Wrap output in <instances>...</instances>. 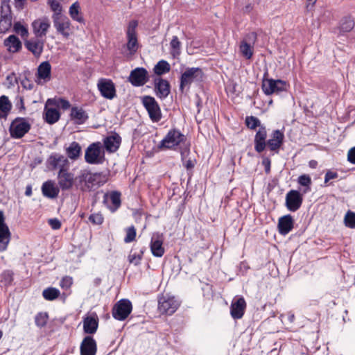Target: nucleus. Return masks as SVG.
Here are the masks:
<instances>
[{
	"label": "nucleus",
	"instance_id": "1",
	"mask_svg": "<svg viewBox=\"0 0 355 355\" xmlns=\"http://www.w3.org/2000/svg\"><path fill=\"white\" fill-rule=\"evenodd\" d=\"M203 76L204 73L201 68H187L181 75L179 88L180 91L183 93L185 87H189L193 81H202Z\"/></svg>",
	"mask_w": 355,
	"mask_h": 355
},
{
	"label": "nucleus",
	"instance_id": "2",
	"mask_svg": "<svg viewBox=\"0 0 355 355\" xmlns=\"http://www.w3.org/2000/svg\"><path fill=\"white\" fill-rule=\"evenodd\" d=\"M179 306L178 301L173 296L166 294L158 297V311L161 314L171 315Z\"/></svg>",
	"mask_w": 355,
	"mask_h": 355
},
{
	"label": "nucleus",
	"instance_id": "3",
	"mask_svg": "<svg viewBox=\"0 0 355 355\" xmlns=\"http://www.w3.org/2000/svg\"><path fill=\"white\" fill-rule=\"evenodd\" d=\"M185 136L178 129L170 130L164 138L160 141L158 148L160 149H171L182 142Z\"/></svg>",
	"mask_w": 355,
	"mask_h": 355
},
{
	"label": "nucleus",
	"instance_id": "4",
	"mask_svg": "<svg viewBox=\"0 0 355 355\" xmlns=\"http://www.w3.org/2000/svg\"><path fill=\"white\" fill-rule=\"evenodd\" d=\"M132 310L131 302L128 299H121L114 305L112 314L114 319L123 321L128 317Z\"/></svg>",
	"mask_w": 355,
	"mask_h": 355
},
{
	"label": "nucleus",
	"instance_id": "5",
	"mask_svg": "<svg viewBox=\"0 0 355 355\" xmlns=\"http://www.w3.org/2000/svg\"><path fill=\"white\" fill-rule=\"evenodd\" d=\"M101 144L99 142L92 143L85 150V162L90 164H101L105 160L104 154L101 155Z\"/></svg>",
	"mask_w": 355,
	"mask_h": 355
},
{
	"label": "nucleus",
	"instance_id": "6",
	"mask_svg": "<svg viewBox=\"0 0 355 355\" xmlns=\"http://www.w3.org/2000/svg\"><path fill=\"white\" fill-rule=\"evenodd\" d=\"M31 129V124L25 118L17 117L10 124V134L11 137L20 139Z\"/></svg>",
	"mask_w": 355,
	"mask_h": 355
},
{
	"label": "nucleus",
	"instance_id": "7",
	"mask_svg": "<svg viewBox=\"0 0 355 355\" xmlns=\"http://www.w3.org/2000/svg\"><path fill=\"white\" fill-rule=\"evenodd\" d=\"M142 104L147 110L152 121L158 122L160 121L162 118L161 110L154 97L144 96L142 98Z\"/></svg>",
	"mask_w": 355,
	"mask_h": 355
},
{
	"label": "nucleus",
	"instance_id": "8",
	"mask_svg": "<svg viewBox=\"0 0 355 355\" xmlns=\"http://www.w3.org/2000/svg\"><path fill=\"white\" fill-rule=\"evenodd\" d=\"M288 84L282 80H264L262 81L261 88L266 95H271L274 93L279 94L287 90Z\"/></svg>",
	"mask_w": 355,
	"mask_h": 355
},
{
	"label": "nucleus",
	"instance_id": "9",
	"mask_svg": "<svg viewBox=\"0 0 355 355\" xmlns=\"http://www.w3.org/2000/svg\"><path fill=\"white\" fill-rule=\"evenodd\" d=\"M304 193L298 190H290L286 195L285 206L286 209L292 212L297 211L303 202V195Z\"/></svg>",
	"mask_w": 355,
	"mask_h": 355
},
{
	"label": "nucleus",
	"instance_id": "10",
	"mask_svg": "<svg viewBox=\"0 0 355 355\" xmlns=\"http://www.w3.org/2000/svg\"><path fill=\"white\" fill-rule=\"evenodd\" d=\"M137 26L138 22L137 20H131L128 24L126 31V36L128 40L126 46L130 54L135 53L139 46L136 32Z\"/></svg>",
	"mask_w": 355,
	"mask_h": 355
},
{
	"label": "nucleus",
	"instance_id": "11",
	"mask_svg": "<svg viewBox=\"0 0 355 355\" xmlns=\"http://www.w3.org/2000/svg\"><path fill=\"white\" fill-rule=\"evenodd\" d=\"M53 26L58 33L62 35L64 38H68L70 35L71 23L67 17L62 15V13L53 14L52 15Z\"/></svg>",
	"mask_w": 355,
	"mask_h": 355
},
{
	"label": "nucleus",
	"instance_id": "12",
	"mask_svg": "<svg viewBox=\"0 0 355 355\" xmlns=\"http://www.w3.org/2000/svg\"><path fill=\"white\" fill-rule=\"evenodd\" d=\"M128 81L134 87H141L148 81V71L144 67H137L132 70Z\"/></svg>",
	"mask_w": 355,
	"mask_h": 355
},
{
	"label": "nucleus",
	"instance_id": "13",
	"mask_svg": "<svg viewBox=\"0 0 355 355\" xmlns=\"http://www.w3.org/2000/svg\"><path fill=\"white\" fill-rule=\"evenodd\" d=\"M46 164L51 170L59 168V171H61L67 169L69 167L68 159L58 153H52L47 159Z\"/></svg>",
	"mask_w": 355,
	"mask_h": 355
},
{
	"label": "nucleus",
	"instance_id": "14",
	"mask_svg": "<svg viewBox=\"0 0 355 355\" xmlns=\"http://www.w3.org/2000/svg\"><path fill=\"white\" fill-rule=\"evenodd\" d=\"M74 174L69 171V168L59 171L58 173V184L62 191H69L73 187Z\"/></svg>",
	"mask_w": 355,
	"mask_h": 355
},
{
	"label": "nucleus",
	"instance_id": "15",
	"mask_svg": "<svg viewBox=\"0 0 355 355\" xmlns=\"http://www.w3.org/2000/svg\"><path fill=\"white\" fill-rule=\"evenodd\" d=\"M97 87L102 96L107 99H113L116 96V88L110 79L101 78L98 80Z\"/></svg>",
	"mask_w": 355,
	"mask_h": 355
},
{
	"label": "nucleus",
	"instance_id": "16",
	"mask_svg": "<svg viewBox=\"0 0 355 355\" xmlns=\"http://www.w3.org/2000/svg\"><path fill=\"white\" fill-rule=\"evenodd\" d=\"M154 92L157 98L165 99L171 92V85L167 80L160 77L154 79Z\"/></svg>",
	"mask_w": 355,
	"mask_h": 355
},
{
	"label": "nucleus",
	"instance_id": "17",
	"mask_svg": "<svg viewBox=\"0 0 355 355\" xmlns=\"http://www.w3.org/2000/svg\"><path fill=\"white\" fill-rule=\"evenodd\" d=\"M246 309V302L243 297L234 298L230 306V314L234 320L241 319Z\"/></svg>",
	"mask_w": 355,
	"mask_h": 355
},
{
	"label": "nucleus",
	"instance_id": "18",
	"mask_svg": "<svg viewBox=\"0 0 355 355\" xmlns=\"http://www.w3.org/2000/svg\"><path fill=\"white\" fill-rule=\"evenodd\" d=\"M44 42V39L33 37L25 41L24 46L35 58H39L43 52Z\"/></svg>",
	"mask_w": 355,
	"mask_h": 355
},
{
	"label": "nucleus",
	"instance_id": "19",
	"mask_svg": "<svg viewBox=\"0 0 355 355\" xmlns=\"http://www.w3.org/2000/svg\"><path fill=\"white\" fill-rule=\"evenodd\" d=\"M284 132L279 130H275L272 132L271 138L267 141L266 145L271 151L278 153L279 148L284 144Z\"/></svg>",
	"mask_w": 355,
	"mask_h": 355
},
{
	"label": "nucleus",
	"instance_id": "20",
	"mask_svg": "<svg viewBox=\"0 0 355 355\" xmlns=\"http://www.w3.org/2000/svg\"><path fill=\"white\" fill-rule=\"evenodd\" d=\"M32 27L35 37L42 39L45 37L46 33L50 28V23L47 18L37 19L32 23Z\"/></svg>",
	"mask_w": 355,
	"mask_h": 355
},
{
	"label": "nucleus",
	"instance_id": "21",
	"mask_svg": "<svg viewBox=\"0 0 355 355\" xmlns=\"http://www.w3.org/2000/svg\"><path fill=\"white\" fill-rule=\"evenodd\" d=\"M150 251L153 255L155 257H162L165 250L163 247L162 235L159 233L154 234L151 238L150 244Z\"/></svg>",
	"mask_w": 355,
	"mask_h": 355
},
{
	"label": "nucleus",
	"instance_id": "22",
	"mask_svg": "<svg viewBox=\"0 0 355 355\" xmlns=\"http://www.w3.org/2000/svg\"><path fill=\"white\" fill-rule=\"evenodd\" d=\"M80 355H96L97 345L92 336H87L83 340L80 347Z\"/></svg>",
	"mask_w": 355,
	"mask_h": 355
},
{
	"label": "nucleus",
	"instance_id": "23",
	"mask_svg": "<svg viewBox=\"0 0 355 355\" xmlns=\"http://www.w3.org/2000/svg\"><path fill=\"white\" fill-rule=\"evenodd\" d=\"M267 130L265 126H260L254 136V150L256 152L261 153L266 147Z\"/></svg>",
	"mask_w": 355,
	"mask_h": 355
},
{
	"label": "nucleus",
	"instance_id": "24",
	"mask_svg": "<svg viewBox=\"0 0 355 355\" xmlns=\"http://www.w3.org/2000/svg\"><path fill=\"white\" fill-rule=\"evenodd\" d=\"M294 220L291 215H285L279 219L278 222V230L280 234L286 235L293 228Z\"/></svg>",
	"mask_w": 355,
	"mask_h": 355
},
{
	"label": "nucleus",
	"instance_id": "25",
	"mask_svg": "<svg viewBox=\"0 0 355 355\" xmlns=\"http://www.w3.org/2000/svg\"><path fill=\"white\" fill-rule=\"evenodd\" d=\"M121 143V137L117 133L107 137L104 140L105 150L110 153L117 151L120 147Z\"/></svg>",
	"mask_w": 355,
	"mask_h": 355
},
{
	"label": "nucleus",
	"instance_id": "26",
	"mask_svg": "<svg viewBox=\"0 0 355 355\" xmlns=\"http://www.w3.org/2000/svg\"><path fill=\"white\" fill-rule=\"evenodd\" d=\"M60 192V188L55 186L52 180L44 182L42 186V193L44 197L53 199L58 197Z\"/></svg>",
	"mask_w": 355,
	"mask_h": 355
},
{
	"label": "nucleus",
	"instance_id": "27",
	"mask_svg": "<svg viewBox=\"0 0 355 355\" xmlns=\"http://www.w3.org/2000/svg\"><path fill=\"white\" fill-rule=\"evenodd\" d=\"M87 186L88 187V191H91L94 187H99L104 183L102 173H92L87 170Z\"/></svg>",
	"mask_w": 355,
	"mask_h": 355
},
{
	"label": "nucleus",
	"instance_id": "28",
	"mask_svg": "<svg viewBox=\"0 0 355 355\" xmlns=\"http://www.w3.org/2000/svg\"><path fill=\"white\" fill-rule=\"evenodd\" d=\"M70 116L71 120L78 125L85 123L89 119L88 114L82 107H71Z\"/></svg>",
	"mask_w": 355,
	"mask_h": 355
},
{
	"label": "nucleus",
	"instance_id": "29",
	"mask_svg": "<svg viewBox=\"0 0 355 355\" xmlns=\"http://www.w3.org/2000/svg\"><path fill=\"white\" fill-rule=\"evenodd\" d=\"M37 78L49 82L51 78V66L49 61L42 62L37 67Z\"/></svg>",
	"mask_w": 355,
	"mask_h": 355
},
{
	"label": "nucleus",
	"instance_id": "30",
	"mask_svg": "<svg viewBox=\"0 0 355 355\" xmlns=\"http://www.w3.org/2000/svg\"><path fill=\"white\" fill-rule=\"evenodd\" d=\"M3 44L10 53H17L21 49V42L15 35H11L5 39Z\"/></svg>",
	"mask_w": 355,
	"mask_h": 355
},
{
	"label": "nucleus",
	"instance_id": "31",
	"mask_svg": "<svg viewBox=\"0 0 355 355\" xmlns=\"http://www.w3.org/2000/svg\"><path fill=\"white\" fill-rule=\"evenodd\" d=\"M98 326V318L88 316L83 320V329L86 334H93L96 333Z\"/></svg>",
	"mask_w": 355,
	"mask_h": 355
},
{
	"label": "nucleus",
	"instance_id": "32",
	"mask_svg": "<svg viewBox=\"0 0 355 355\" xmlns=\"http://www.w3.org/2000/svg\"><path fill=\"white\" fill-rule=\"evenodd\" d=\"M73 186L83 192L88 191L87 186V170H81L77 176H74Z\"/></svg>",
	"mask_w": 355,
	"mask_h": 355
},
{
	"label": "nucleus",
	"instance_id": "33",
	"mask_svg": "<svg viewBox=\"0 0 355 355\" xmlns=\"http://www.w3.org/2000/svg\"><path fill=\"white\" fill-rule=\"evenodd\" d=\"M10 240V232L8 225L0 226V252L7 249Z\"/></svg>",
	"mask_w": 355,
	"mask_h": 355
},
{
	"label": "nucleus",
	"instance_id": "34",
	"mask_svg": "<svg viewBox=\"0 0 355 355\" xmlns=\"http://www.w3.org/2000/svg\"><path fill=\"white\" fill-rule=\"evenodd\" d=\"M66 153L71 159H77L81 153L80 145L76 141L71 142L66 148Z\"/></svg>",
	"mask_w": 355,
	"mask_h": 355
},
{
	"label": "nucleus",
	"instance_id": "35",
	"mask_svg": "<svg viewBox=\"0 0 355 355\" xmlns=\"http://www.w3.org/2000/svg\"><path fill=\"white\" fill-rule=\"evenodd\" d=\"M11 108L12 104L8 98L5 95L0 96V118L6 117Z\"/></svg>",
	"mask_w": 355,
	"mask_h": 355
},
{
	"label": "nucleus",
	"instance_id": "36",
	"mask_svg": "<svg viewBox=\"0 0 355 355\" xmlns=\"http://www.w3.org/2000/svg\"><path fill=\"white\" fill-rule=\"evenodd\" d=\"M297 183L304 187L302 193L306 194L311 191L312 180L309 175H300L297 178Z\"/></svg>",
	"mask_w": 355,
	"mask_h": 355
},
{
	"label": "nucleus",
	"instance_id": "37",
	"mask_svg": "<svg viewBox=\"0 0 355 355\" xmlns=\"http://www.w3.org/2000/svg\"><path fill=\"white\" fill-rule=\"evenodd\" d=\"M69 12L73 20L79 23H84L85 20L82 14L80 12V4L78 1H76L70 6Z\"/></svg>",
	"mask_w": 355,
	"mask_h": 355
},
{
	"label": "nucleus",
	"instance_id": "38",
	"mask_svg": "<svg viewBox=\"0 0 355 355\" xmlns=\"http://www.w3.org/2000/svg\"><path fill=\"white\" fill-rule=\"evenodd\" d=\"M59 111L55 108L45 107V121L49 124L56 123L60 119Z\"/></svg>",
	"mask_w": 355,
	"mask_h": 355
},
{
	"label": "nucleus",
	"instance_id": "39",
	"mask_svg": "<svg viewBox=\"0 0 355 355\" xmlns=\"http://www.w3.org/2000/svg\"><path fill=\"white\" fill-rule=\"evenodd\" d=\"M171 70V66L169 63L164 60H159L154 67L153 71L154 73L157 76H162L163 74L167 73Z\"/></svg>",
	"mask_w": 355,
	"mask_h": 355
},
{
	"label": "nucleus",
	"instance_id": "40",
	"mask_svg": "<svg viewBox=\"0 0 355 355\" xmlns=\"http://www.w3.org/2000/svg\"><path fill=\"white\" fill-rule=\"evenodd\" d=\"M60 295L59 289L54 287H48L42 292L43 297L48 301H53L57 299Z\"/></svg>",
	"mask_w": 355,
	"mask_h": 355
},
{
	"label": "nucleus",
	"instance_id": "41",
	"mask_svg": "<svg viewBox=\"0 0 355 355\" xmlns=\"http://www.w3.org/2000/svg\"><path fill=\"white\" fill-rule=\"evenodd\" d=\"M110 198L112 204V207H110V209L114 212L121 206V193L119 191H112Z\"/></svg>",
	"mask_w": 355,
	"mask_h": 355
},
{
	"label": "nucleus",
	"instance_id": "42",
	"mask_svg": "<svg viewBox=\"0 0 355 355\" xmlns=\"http://www.w3.org/2000/svg\"><path fill=\"white\" fill-rule=\"evenodd\" d=\"M354 22L349 17L343 18L340 24L339 29L341 33L349 32L353 29Z\"/></svg>",
	"mask_w": 355,
	"mask_h": 355
},
{
	"label": "nucleus",
	"instance_id": "43",
	"mask_svg": "<svg viewBox=\"0 0 355 355\" xmlns=\"http://www.w3.org/2000/svg\"><path fill=\"white\" fill-rule=\"evenodd\" d=\"M240 51L246 59H250L252 57V47L245 40L241 42Z\"/></svg>",
	"mask_w": 355,
	"mask_h": 355
},
{
	"label": "nucleus",
	"instance_id": "44",
	"mask_svg": "<svg viewBox=\"0 0 355 355\" xmlns=\"http://www.w3.org/2000/svg\"><path fill=\"white\" fill-rule=\"evenodd\" d=\"M245 124L251 130H255L257 128H260V126H264L261 124L260 120L254 116H246Z\"/></svg>",
	"mask_w": 355,
	"mask_h": 355
},
{
	"label": "nucleus",
	"instance_id": "45",
	"mask_svg": "<svg viewBox=\"0 0 355 355\" xmlns=\"http://www.w3.org/2000/svg\"><path fill=\"white\" fill-rule=\"evenodd\" d=\"M49 319L47 313L40 312L35 317V322L37 327L42 328L46 326Z\"/></svg>",
	"mask_w": 355,
	"mask_h": 355
},
{
	"label": "nucleus",
	"instance_id": "46",
	"mask_svg": "<svg viewBox=\"0 0 355 355\" xmlns=\"http://www.w3.org/2000/svg\"><path fill=\"white\" fill-rule=\"evenodd\" d=\"M171 53L175 57L180 54L181 42H180L178 36H173L171 43Z\"/></svg>",
	"mask_w": 355,
	"mask_h": 355
},
{
	"label": "nucleus",
	"instance_id": "47",
	"mask_svg": "<svg viewBox=\"0 0 355 355\" xmlns=\"http://www.w3.org/2000/svg\"><path fill=\"white\" fill-rule=\"evenodd\" d=\"M344 223L349 228H355V212L349 210L345 216Z\"/></svg>",
	"mask_w": 355,
	"mask_h": 355
},
{
	"label": "nucleus",
	"instance_id": "48",
	"mask_svg": "<svg viewBox=\"0 0 355 355\" xmlns=\"http://www.w3.org/2000/svg\"><path fill=\"white\" fill-rule=\"evenodd\" d=\"M12 25V17H1L0 18V33H6Z\"/></svg>",
	"mask_w": 355,
	"mask_h": 355
},
{
	"label": "nucleus",
	"instance_id": "49",
	"mask_svg": "<svg viewBox=\"0 0 355 355\" xmlns=\"http://www.w3.org/2000/svg\"><path fill=\"white\" fill-rule=\"evenodd\" d=\"M146 248H142L141 250H140V252L139 254H136V253H130L128 256V260H129V262L130 263H133L134 265L135 266H137L140 263V261L142 259V256L144 253V251H145Z\"/></svg>",
	"mask_w": 355,
	"mask_h": 355
},
{
	"label": "nucleus",
	"instance_id": "50",
	"mask_svg": "<svg viewBox=\"0 0 355 355\" xmlns=\"http://www.w3.org/2000/svg\"><path fill=\"white\" fill-rule=\"evenodd\" d=\"M126 235L124 238V242L125 243H129L135 241L137 235V232L135 227L132 225L125 230Z\"/></svg>",
	"mask_w": 355,
	"mask_h": 355
},
{
	"label": "nucleus",
	"instance_id": "51",
	"mask_svg": "<svg viewBox=\"0 0 355 355\" xmlns=\"http://www.w3.org/2000/svg\"><path fill=\"white\" fill-rule=\"evenodd\" d=\"M338 178V173L337 172L332 171L331 170H328L324 175V184L325 186L331 185L332 183H329V181L333 179H336Z\"/></svg>",
	"mask_w": 355,
	"mask_h": 355
},
{
	"label": "nucleus",
	"instance_id": "52",
	"mask_svg": "<svg viewBox=\"0 0 355 355\" xmlns=\"http://www.w3.org/2000/svg\"><path fill=\"white\" fill-rule=\"evenodd\" d=\"M103 217L99 213L92 214L89 217V220L94 225H101L103 223Z\"/></svg>",
	"mask_w": 355,
	"mask_h": 355
},
{
	"label": "nucleus",
	"instance_id": "53",
	"mask_svg": "<svg viewBox=\"0 0 355 355\" xmlns=\"http://www.w3.org/2000/svg\"><path fill=\"white\" fill-rule=\"evenodd\" d=\"M48 4L51 9L54 12V14L62 12V7L57 0H48Z\"/></svg>",
	"mask_w": 355,
	"mask_h": 355
},
{
	"label": "nucleus",
	"instance_id": "54",
	"mask_svg": "<svg viewBox=\"0 0 355 355\" xmlns=\"http://www.w3.org/2000/svg\"><path fill=\"white\" fill-rule=\"evenodd\" d=\"M73 284V279L69 276L62 277L60 282V286L63 289H69Z\"/></svg>",
	"mask_w": 355,
	"mask_h": 355
},
{
	"label": "nucleus",
	"instance_id": "55",
	"mask_svg": "<svg viewBox=\"0 0 355 355\" xmlns=\"http://www.w3.org/2000/svg\"><path fill=\"white\" fill-rule=\"evenodd\" d=\"M184 153H185L184 152L181 153L182 159L183 161V165L188 170L192 169L195 166L196 162H195V160H192L191 159L185 160Z\"/></svg>",
	"mask_w": 355,
	"mask_h": 355
},
{
	"label": "nucleus",
	"instance_id": "56",
	"mask_svg": "<svg viewBox=\"0 0 355 355\" xmlns=\"http://www.w3.org/2000/svg\"><path fill=\"white\" fill-rule=\"evenodd\" d=\"M1 17H12L10 4H1Z\"/></svg>",
	"mask_w": 355,
	"mask_h": 355
},
{
	"label": "nucleus",
	"instance_id": "57",
	"mask_svg": "<svg viewBox=\"0 0 355 355\" xmlns=\"http://www.w3.org/2000/svg\"><path fill=\"white\" fill-rule=\"evenodd\" d=\"M49 224L53 230H59L61 227V223L57 218H51L49 220Z\"/></svg>",
	"mask_w": 355,
	"mask_h": 355
},
{
	"label": "nucleus",
	"instance_id": "58",
	"mask_svg": "<svg viewBox=\"0 0 355 355\" xmlns=\"http://www.w3.org/2000/svg\"><path fill=\"white\" fill-rule=\"evenodd\" d=\"M347 160L350 163L355 164V146L349 150L347 153Z\"/></svg>",
	"mask_w": 355,
	"mask_h": 355
},
{
	"label": "nucleus",
	"instance_id": "59",
	"mask_svg": "<svg viewBox=\"0 0 355 355\" xmlns=\"http://www.w3.org/2000/svg\"><path fill=\"white\" fill-rule=\"evenodd\" d=\"M15 29L17 32L20 33L22 36L28 33L27 29L20 24H16L15 25Z\"/></svg>",
	"mask_w": 355,
	"mask_h": 355
},
{
	"label": "nucleus",
	"instance_id": "60",
	"mask_svg": "<svg viewBox=\"0 0 355 355\" xmlns=\"http://www.w3.org/2000/svg\"><path fill=\"white\" fill-rule=\"evenodd\" d=\"M3 279L6 284H10L13 280L12 272L7 271L3 273Z\"/></svg>",
	"mask_w": 355,
	"mask_h": 355
},
{
	"label": "nucleus",
	"instance_id": "61",
	"mask_svg": "<svg viewBox=\"0 0 355 355\" xmlns=\"http://www.w3.org/2000/svg\"><path fill=\"white\" fill-rule=\"evenodd\" d=\"M263 165L265 166V171L266 173H269L270 171V160L268 158L263 159Z\"/></svg>",
	"mask_w": 355,
	"mask_h": 355
},
{
	"label": "nucleus",
	"instance_id": "62",
	"mask_svg": "<svg viewBox=\"0 0 355 355\" xmlns=\"http://www.w3.org/2000/svg\"><path fill=\"white\" fill-rule=\"evenodd\" d=\"M60 105H61V107L63 110H67L71 106L70 103L69 102V101H67L66 99H63V98L60 99Z\"/></svg>",
	"mask_w": 355,
	"mask_h": 355
},
{
	"label": "nucleus",
	"instance_id": "63",
	"mask_svg": "<svg viewBox=\"0 0 355 355\" xmlns=\"http://www.w3.org/2000/svg\"><path fill=\"white\" fill-rule=\"evenodd\" d=\"M247 39L254 44L257 40V34L254 32H252L247 35Z\"/></svg>",
	"mask_w": 355,
	"mask_h": 355
},
{
	"label": "nucleus",
	"instance_id": "64",
	"mask_svg": "<svg viewBox=\"0 0 355 355\" xmlns=\"http://www.w3.org/2000/svg\"><path fill=\"white\" fill-rule=\"evenodd\" d=\"M17 106L18 107H19L20 110H25V106H24L23 97L19 98V103H17Z\"/></svg>",
	"mask_w": 355,
	"mask_h": 355
}]
</instances>
